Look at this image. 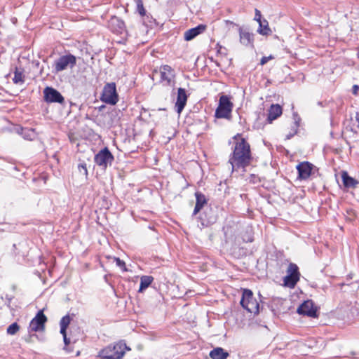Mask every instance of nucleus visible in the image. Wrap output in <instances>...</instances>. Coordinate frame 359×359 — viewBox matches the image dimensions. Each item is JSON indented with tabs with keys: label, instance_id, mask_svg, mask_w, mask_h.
<instances>
[{
	"label": "nucleus",
	"instance_id": "nucleus-36",
	"mask_svg": "<svg viewBox=\"0 0 359 359\" xmlns=\"http://www.w3.org/2000/svg\"><path fill=\"white\" fill-rule=\"evenodd\" d=\"M348 215H349V220L353 219V217H355V212L353 210H350L347 211Z\"/></svg>",
	"mask_w": 359,
	"mask_h": 359
},
{
	"label": "nucleus",
	"instance_id": "nucleus-11",
	"mask_svg": "<svg viewBox=\"0 0 359 359\" xmlns=\"http://www.w3.org/2000/svg\"><path fill=\"white\" fill-rule=\"evenodd\" d=\"M44 94V100L46 102H57V103H62L64 102V97L61 95V93L52 87H46L43 90Z\"/></svg>",
	"mask_w": 359,
	"mask_h": 359
},
{
	"label": "nucleus",
	"instance_id": "nucleus-25",
	"mask_svg": "<svg viewBox=\"0 0 359 359\" xmlns=\"http://www.w3.org/2000/svg\"><path fill=\"white\" fill-rule=\"evenodd\" d=\"M259 29L257 32L262 35H269L271 33V30L269 27L268 22L264 20L259 22Z\"/></svg>",
	"mask_w": 359,
	"mask_h": 359
},
{
	"label": "nucleus",
	"instance_id": "nucleus-26",
	"mask_svg": "<svg viewBox=\"0 0 359 359\" xmlns=\"http://www.w3.org/2000/svg\"><path fill=\"white\" fill-rule=\"evenodd\" d=\"M71 320L72 319L69 315H66L62 318L60 322V332H67V329L70 324Z\"/></svg>",
	"mask_w": 359,
	"mask_h": 359
},
{
	"label": "nucleus",
	"instance_id": "nucleus-1",
	"mask_svg": "<svg viewBox=\"0 0 359 359\" xmlns=\"http://www.w3.org/2000/svg\"><path fill=\"white\" fill-rule=\"evenodd\" d=\"M233 139L235 142L228 161L231 166V172L238 171L239 169L245 171V168L250 165L252 160L250 146L240 134L233 136Z\"/></svg>",
	"mask_w": 359,
	"mask_h": 359
},
{
	"label": "nucleus",
	"instance_id": "nucleus-29",
	"mask_svg": "<svg viewBox=\"0 0 359 359\" xmlns=\"http://www.w3.org/2000/svg\"><path fill=\"white\" fill-rule=\"evenodd\" d=\"M136 4H137V11L139 13V14L141 16L145 15L146 11H145V9L144 8L142 1V0H137L136 1Z\"/></svg>",
	"mask_w": 359,
	"mask_h": 359
},
{
	"label": "nucleus",
	"instance_id": "nucleus-20",
	"mask_svg": "<svg viewBox=\"0 0 359 359\" xmlns=\"http://www.w3.org/2000/svg\"><path fill=\"white\" fill-rule=\"evenodd\" d=\"M195 196H196V201L195 208H194V210L193 212V215H197L200 212V210L203 208L204 205H205L207 203V199H206L205 195L203 194L202 193L197 191V192H196Z\"/></svg>",
	"mask_w": 359,
	"mask_h": 359
},
{
	"label": "nucleus",
	"instance_id": "nucleus-24",
	"mask_svg": "<svg viewBox=\"0 0 359 359\" xmlns=\"http://www.w3.org/2000/svg\"><path fill=\"white\" fill-rule=\"evenodd\" d=\"M21 135L25 140H33L36 137V132L33 128H21Z\"/></svg>",
	"mask_w": 359,
	"mask_h": 359
},
{
	"label": "nucleus",
	"instance_id": "nucleus-33",
	"mask_svg": "<svg viewBox=\"0 0 359 359\" xmlns=\"http://www.w3.org/2000/svg\"><path fill=\"white\" fill-rule=\"evenodd\" d=\"M60 334L62 335L63 337V340H64V343L65 344V346H67L70 344V339L69 338H68L67 337V332H60Z\"/></svg>",
	"mask_w": 359,
	"mask_h": 359
},
{
	"label": "nucleus",
	"instance_id": "nucleus-6",
	"mask_svg": "<svg viewBox=\"0 0 359 359\" xmlns=\"http://www.w3.org/2000/svg\"><path fill=\"white\" fill-rule=\"evenodd\" d=\"M100 99L102 102L111 105L117 103L118 95L115 83H108L104 86Z\"/></svg>",
	"mask_w": 359,
	"mask_h": 359
},
{
	"label": "nucleus",
	"instance_id": "nucleus-13",
	"mask_svg": "<svg viewBox=\"0 0 359 359\" xmlns=\"http://www.w3.org/2000/svg\"><path fill=\"white\" fill-rule=\"evenodd\" d=\"M313 165L309 162L304 161L297 165L298 172V178L300 180H307L312 173Z\"/></svg>",
	"mask_w": 359,
	"mask_h": 359
},
{
	"label": "nucleus",
	"instance_id": "nucleus-5",
	"mask_svg": "<svg viewBox=\"0 0 359 359\" xmlns=\"http://www.w3.org/2000/svg\"><path fill=\"white\" fill-rule=\"evenodd\" d=\"M233 104L226 95L219 97V105L215 111V117L217 118H229L232 111Z\"/></svg>",
	"mask_w": 359,
	"mask_h": 359
},
{
	"label": "nucleus",
	"instance_id": "nucleus-23",
	"mask_svg": "<svg viewBox=\"0 0 359 359\" xmlns=\"http://www.w3.org/2000/svg\"><path fill=\"white\" fill-rule=\"evenodd\" d=\"M154 278L150 276H143L140 278V285L138 292H142L152 283Z\"/></svg>",
	"mask_w": 359,
	"mask_h": 359
},
{
	"label": "nucleus",
	"instance_id": "nucleus-17",
	"mask_svg": "<svg viewBox=\"0 0 359 359\" xmlns=\"http://www.w3.org/2000/svg\"><path fill=\"white\" fill-rule=\"evenodd\" d=\"M343 185L347 189H355L359 184V181L351 177L346 171H342L341 173Z\"/></svg>",
	"mask_w": 359,
	"mask_h": 359
},
{
	"label": "nucleus",
	"instance_id": "nucleus-30",
	"mask_svg": "<svg viewBox=\"0 0 359 359\" xmlns=\"http://www.w3.org/2000/svg\"><path fill=\"white\" fill-rule=\"evenodd\" d=\"M114 259L116 265L118 267H120L123 271H127V269L126 267V264L123 260L120 259L118 257H114Z\"/></svg>",
	"mask_w": 359,
	"mask_h": 359
},
{
	"label": "nucleus",
	"instance_id": "nucleus-21",
	"mask_svg": "<svg viewBox=\"0 0 359 359\" xmlns=\"http://www.w3.org/2000/svg\"><path fill=\"white\" fill-rule=\"evenodd\" d=\"M282 114V108L279 104H272L269 109L267 121L271 123Z\"/></svg>",
	"mask_w": 359,
	"mask_h": 359
},
{
	"label": "nucleus",
	"instance_id": "nucleus-9",
	"mask_svg": "<svg viewBox=\"0 0 359 359\" xmlns=\"http://www.w3.org/2000/svg\"><path fill=\"white\" fill-rule=\"evenodd\" d=\"M114 159V156L107 147L101 149L94 158L95 163L104 168H106L109 164L111 165Z\"/></svg>",
	"mask_w": 359,
	"mask_h": 359
},
{
	"label": "nucleus",
	"instance_id": "nucleus-31",
	"mask_svg": "<svg viewBox=\"0 0 359 359\" xmlns=\"http://www.w3.org/2000/svg\"><path fill=\"white\" fill-rule=\"evenodd\" d=\"M79 172L85 176L88 175V170L86 163H80L78 165Z\"/></svg>",
	"mask_w": 359,
	"mask_h": 359
},
{
	"label": "nucleus",
	"instance_id": "nucleus-7",
	"mask_svg": "<svg viewBox=\"0 0 359 359\" xmlns=\"http://www.w3.org/2000/svg\"><path fill=\"white\" fill-rule=\"evenodd\" d=\"M109 29L114 34L121 35L123 39L129 36V31L126 29L125 22L116 16H112L108 22Z\"/></svg>",
	"mask_w": 359,
	"mask_h": 359
},
{
	"label": "nucleus",
	"instance_id": "nucleus-37",
	"mask_svg": "<svg viewBox=\"0 0 359 359\" xmlns=\"http://www.w3.org/2000/svg\"><path fill=\"white\" fill-rule=\"evenodd\" d=\"M355 121L358 123V127L359 128V112H357L355 114Z\"/></svg>",
	"mask_w": 359,
	"mask_h": 359
},
{
	"label": "nucleus",
	"instance_id": "nucleus-34",
	"mask_svg": "<svg viewBox=\"0 0 359 359\" xmlns=\"http://www.w3.org/2000/svg\"><path fill=\"white\" fill-rule=\"evenodd\" d=\"M261 18H262V15H261V13L259 10L257 9H255V20L256 21H257L258 22L262 21L261 20Z\"/></svg>",
	"mask_w": 359,
	"mask_h": 359
},
{
	"label": "nucleus",
	"instance_id": "nucleus-2",
	"mask_svg": "<svg viewBox=\"0 0 359 359\" xmlns=\"http://www.w3.org/2000/svg\"><path fill=\"white\" fill-rule=\"evenodd\" d=\"M76 64V57L74 55L68 53L61 55L54 60L52 65V72L57 74L68 68H74Z\"/></svg>",
	"mask_w": 359,
	"mask_h": 359
},
{
	"label": "nucleus",
	"instance_id": "nucleus-19",
	"mask_svg": "<svg viewBox=\"0 0 359 359\" xmlns=\"http://www.w3.org/2000/svg\"><path fill=\"white\" fill-rule=\"evenodd\" d=\"M206 29V26L204 25H199L194 28L189 29L184 32V39L186 41H190L194 39L198 34L203 33Z\"/></svg>",
	"mask_w": 359,
	"mask_h": 359
},
{
	"label": "nucleus",
	"instance_id": "nucleus-16",
	"mask_svg": "<svg viewBox=\"0 0 359 359\" xmlns=\"http://www.w3.org/2000/svg\"><path fill=\"white\" fill-rule=\"evenodd\" d=\"M161 79L165 81L167 85H170L175 77L174 70L169 65H163L160 68Z\"/></svg>",
	"mask_w": 359,
	"mask_h": 359
},
{
	"label": "nucleus",
	"instance_id": "nucleus-15",
	"mask_svg": "<svg viewBox=\"0 0 359 359\" xmlns=\"http://www.w3.org/2000/svg\"><path fill=\"white\" fill-rule=\"evenodd\" d=\"M187 101V95L184 88H179L177 90L175 108L177 113L180 114L184 109Z\"/></svg>",
	"mask_w": 359,
	"mask_h": 359
},
{
	"label": "nucleus",
	"instance_id": "nucleus-18",
	"mask_svg": "<svg viewBox=\"0 0 359 359\" xmlns=\"http://www.w3.org/2000/svg\"><path fill=\"white\" fill-rule=\"evenodd\" d=\"M240 42L246 47H253V34L249 32L239 28Z\"/></svg>",
	"mask_w": 359,
	"mask_h": 359
},
{
	"label": "nucleus",
	"instance_id": "nucleus-10",
	"mask_svg": "<svg viewBox=\"0 0 359 359\" xmlns=\"http://www.w3.org/2000/svg\"><path fill=\"white\" fill-rule=\"evenodd\" d=\"M46 321L47 317L44 315L43 310L39 311L36 316L31 320L29 323V332L43 331Z\"/></svg>",
	"mask_w": 359,
	"mask_h": 359
},
{
	"label": "nucleus",
	"instance_id": "nucleus-8",
	"mask_svg": "<svg viewBox=\"0 0 359 359\" xmlns=\"http://www.w3.org/2000/svg\"><path fill=\"white\" fill-rule=\"evenodd\" d=\"M300 273L297 264L290 263L287 269V276L284 277V285L293 288L299 280Z\"/></svg>",
	"mask_w": 359,
	"mask_h": 359
},
{
	"label": "nucleus",
	"instance_id": "nucleus-12",
	"mask_svg": "<svg viewBox=\"0 0 359 359\" xmlns=\"http://www.w3.org/2000/svg\"><path fill=\"white\" fill-rule=\"evenodd\" d=\"M217 219V215L214 213V211L212 208L206 209L203 215L199 217V220L201 222L200 229H202L203 227L208 226L211 224H213L216 222Z\"/></svg>",
	"mask_w": 359,
	"mask_h": 359
},
{
	"label": "nucleus",
	"instance_id": "nucleus-3",
	"mask_svg": "<svg viewBox=\"0 0 359 359\" xmlns=\"http://www.w3.org/2000/svg\"><path fill=\"white\" fill-rule=\"evenodd\" d=\"M127 348L125 343L119 342L114 346H108L100 352V356L104 359H121Z\"/></svg>",
	"mask_w": 359,
	"mask_h": 359
},
{
	"label": "nucleus",
	"instance_id": "nucleus-14",
	"mask_svg": "<svg viewBox=\"0 0 359 359\" xmlns=\"http://www.w3.org/2000/svg\"><path fill=\"white\" fill-rule=\"evenodd\" d=\"M297 313L300 315L309 317L316 316V310L313 308L312 301H305L297 309Z\"/></svg>",
	"mask_w": 359,
	"mask_h": 359
},
{
	"label": "nucleus",
	"instance_id": "nucleus-28",
	"mask_svg": "<svg viewBox=\"0 0 359 359\" xmlns=\"http://www.w3.org/2000/svg\"><path fill=\"white\" fill-rule=\"evenodd\" d=\"M20 330V326L17 323H13L10 325L7 328V333L11 335L15 334Z\"/></svg>",
	"mask_w": 359,
	"mask_h": 359
},
{
	"label": "nucleus",
	"instance_id": "nucleus-4",
	"mask_svg": "<svg viewBox=\"0 0 359 359\" xmlns=\"http://www.w3.org/2000/svg\"><path fill=\"white\" fill-rule=\"evenodd\" d=\"M241 305L248 312L257 314L259 311V304L253 296L252 292L249 289H244L243 291Z\"/></svg>",
	"mask_w": 359,
	"mask_h": 359
},
{
	"label": "nucleus",
	"instance_id": "nucleus-32",
	"mask_svg": "<svg viewBox=\"0 0 359 359\" xmlns=\"http://www.w3.org/2000/svg\"><path fill=\"white\" fill-rule=\"evenodd\" d=\"M274 57L273 55H269L268 57H262L261 60H260V65H265L268 61H269L270 60H272L273 59Z\"/></svg>",
	"mask_w": 359,
	"mask_h": 359
},
{
	"label": "nucleus",
	"instance_id": "nucleus-27",
	"mask_svg": "<svg viewBox=\"0 0 359 359\" xmlns=\"http://www.w3.org/2000/svg\"><path fill=\"white\" fill-rule=\"evenodd\" d=\"M24 77L22 72L19 71L18 68H15L14 77L13 78V83L15 84H22L25 82Z\"/></svg>",
	"mask_w": 359,
	"mask_h": 359
},
{
	"label": "nucleus",
	"instance_id": "nucleus-35",
	"mask_svg": "<svg viewBox=\"0 0 359 359\" xmlns=\"http://www.w3.org/2000/svg\"><path fill=\"white\" fill-rule=\"evenodd\" d=\"M359 90V86L353 85L352 87V93L355 95H358Z\"/></svg>",
	"mask_w": 359,
	"mask_h": 359
},
{
	"label": "nucleus",
	"instance_id": "nucleus-22",
	"mask_svg": "<svg viewBox=\"0 0 359 359\" xmlns=\"http://www.w3.org/2000/svg\"><path fill=\"white\" fill-rule=\"evenodd\" d=\"M209 355L212 359H227L229 355V353L221 347L213 348Z\"/></svg>",
	"mask_w": 359,
	"mask_h": 359
}]
</instances>
